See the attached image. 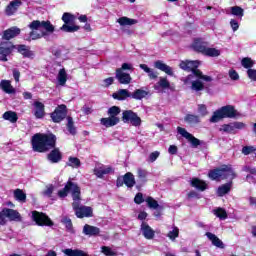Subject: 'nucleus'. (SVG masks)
Here are the masks:
<instances>
[{
  "mask_svg": "<svg viewBox=\"0 0 256 256\" xmlns=\"http://www.w3.org/2000/svg\"><path fill=\"white\" fill-rule=\"evenodd\" d=\"M3 119H5V121H10V123H17L19 117H17V113L14 111H7L3 114Z\"/></svg>",
  "mask_w": 256,
  "mask_h": 256,
  "instance_id": "nucleus-37",
  "label": "nucleus"
},
{
  "mask_svg": "<svg viewBox=\"0 0 256 256\" xmlns=\"http://www.w3.org/2000/svg\"><path fill=\"white\" fill-rule=\"evenodd\" d=\"M29 28L31 29L29 41L47 37V35H51L55 31V26L50 21L34 20L29 24Z\"/></svg>",
  "mask_w": 256,
  "mask_h": 256,
  "instance_id": "nucleus-1",
  "label": "nucleus"
},
{
  "mask_svg": "<svg viewBox=\"0 0 256 256\" xmlns=\"http://www.w3.org/2000/svg\"><path fill=\"white\" fill-rule=\"evenodd\" d=\"M54 191H55V186L49 184L45 187L42 194L44 195V197H51V195H53Z\"/></svg>",
  "mask_w": 256,
  "mask_h": 256,
  "instance_id": "nucleus-52",
  "label": "nucleus"
},
{
  "mask_svg": "<svg viewBox=\"0 0 256 256\" xmlns=\"http://www.w3.org/2000/svg\"><path fill=\"white\" fill-rule=\"evenodd\" d=\"M230 27H231L232 31L235 33V31L239 30V22L235 19H231L230 20Z\"/></svg>",
  "mask_w": 256,
  "mask_h": 256,
  "instance_id": "nucleus-62",
  "label": "nucleus"
},
{
  "mask_svg": "<svg viewBox=\"0 0 256 256\" xmlns=\"http://www.w3.org/2000/svg\"><path fill=\"white\" fill-rule=\"evenodd\" d=\"M155 91L158 93H163V91L170 89L173 91V86H171V82L167 79V77H160L158 82L154 85Z\"/></svg>",
  "mask_w": 256,
  "mask_h": 256,
  "instance_id": "nucleus-16",
  "label": "nucleus"
},
{
  "mask_svg": "<svg viewBox=\"0 0 256 256\" xmlns=\"http://www.w3.org/2000/svg\"><path fill=\"white\" fill-rule=\"evenodd\" d=\"M229 191H231V182L220 186L217 190V193L219 197H223V195H227Z\"/></svg>",
  "mask_w": 256,
  "mask_h": 256,
  "instance_id": "nucleus-45",
  "label": "nucleus"
},
{
  "mask_svg": "<svg viewBox=\"0 0 256 256\" xmlns=\"http://www.w3.org/2000/svg\"><path fill=\"white\" fill-rule=\"evenodd\" d=\"M113 172V168L109 166L99 165L94 169V174L98 177H103V175H109V173Z\"/></svg>",
  "mask_w": 256,
  "mask_h": 256,
  "instance_id": "nucleus-26",
  "label": "nucleus"
},
{
  "mask_svg": "<svg viewBox=\"0 0 256 256\" xmlns=\"http://www.w3.org/2000/svg\"><path fill=\"white\" fill-rule=\"evenodd\" d=\"M32 219L40 227H53V221L45 213L33 211Z\"/></svg>",
  "mask_w": 256,
  "mask_h": 256,
  "instance_id": "nucleus-10",
  "label": "nucleus"
},
{
  "mask_svg": "<svg viewBox=\"0 0 256 256\" xmlns=\"http://www.w3.org/2000/svg\"><path fill=\"white\" fill-rule=\"evenodd\" d=\"M67 117V106L64 104L59 105L51 114V119L54 123H61V120Z\"/></svg>",
  "mask_w": 256,
  "mask_h": 256,
  "instance_id": "nucleus-15",
  "label": "nucleus"
},
{
  "mask_svg": "<svg viewBox=\"0 0 256 256\" xmlns=\"http://www.w3.org/2000/svg\"><path fill=\"white\" fill-rule=\"evenodd\" d=\"M184 85L189 87L191 91H195V93H199V91H203L205 89V81L203 78L197 77V75H188L182 79Z\"/></svg>",
  "mask_w": 256,
  "mask_h": 256,
  "instance_id": "nucleus-8",
  "label": "nucleus"
},
{
  "mask_svg": "<svg viewBox=\"0 0 256 256\" xmlns=\"http://www.w3.org/2000/svg\"><path fill=\"white\" fill-rule=\"evenodd\" d=\"M118 69H121V71H133V64L131 63H123L121 68H118Z\"/></svg>",
  "mask_w": 256,
  "mask_h": 256,
  "instance_id": "nucleus-63",
  "label": "nucleus"
},
{
  "mask_svg": "<svg viewBox=\"0 0 256 256\" xmlns=\"http://www.w3.org/2000/svg\"><path fill=\"white\" fill-rule=\"evenodd\" d=\"M117 23H119L121 27H127L131 25H137L138 21L136 19L123 16L117 20Z\"/></svg>",
  "mask_w": 256,
  "mask_h": 256,
  "instance_id": "nucleus-29",
  "label": "nucleus"
},
{
  "mask_svg": "<svg viewBox=\"0 0 256 256\" xmlns=\"http://www.w3.org/2000/svg\"><path fill=\"white\" fill-rule=\"evenodd\" d=\"M17 49L18 52L21 53V55H23V57H33V51L29 50V47H27L26 45H19Z\"/></svg>",
  "mask_w": 256,
  "mask_h": 256,
  "instance_id": "nucleus-39",
  "label": "nucleus"
},
{
  "mask_svg": "<svg viewBox=\"0 0 256 256\" xmlns=\"http://www.w3.org/2000/svg\"><path fill=\"white\" fill-rule=\"evenodd\" d=\"M237 117V110L232 105H226L213 112L210 123H219L222 119H233Z\"/></svg>",
  "mask_w": 256,
  "mask_h": 256,
  "instance_id": "nucleus-4",
  "label": "nucleus"
},
{
  "mask_svg": "<svg viewBox=\"0 0 256 256\" xmlns=\"http://www.w3.org/2000/svg\"><path fill=\"white\" fill-rule=\"evenodd\" d=\"M57 80L62 87L67 83V71H65V68L59 70Z\"/></svg>",
  "mask_w": 256,
  "mask_h": 256,
  "instance_id": "nucleus-36",
  "label": "nucleus"
},
{
  "mask_svg": "<svg viewBox=\"0 0 256 256\" xmlns=\"http://www.w3.org/2000/svg\"><path fill=\"white\" fill-rule=\"evenodd\" d=\"M13 49H15V46L13 45V43L9 41L1 42L0 43V60L7 61V56L13 53Z\"/></svg>",
  "mask_w": 256,
  "mask_h": 256,
  "instance_id": "nucleus-13",
  "label": "nucleus"
},
{
  "mask_svg": "<svg viewBox=\"0 0 256 256\" xmlns=\"http://www.w3.org/2000/svg\"><path fill=\"white\" fill-rule=\"evenodd\" d=\"M20 34L21 29L14 26L3 32L2 39H4L5 41H10V39H15V37Z\"/></svg>",
  "mask_w": 256,
  "mask_h": 256,
  "instance_id": "nucleus-18",
  "label": "nucleus"
},
{
  "mask_svg": "<svg viewBox=\"0 0 256 256\" xmlns=\"http://www.w3.org/2000/svg\"><path fill=\"white\" fill-rule=\"evenodd\" d=\"M101 252L106 256H117V253L108 246H102Z\"/></svg>",
  "mask_w": 256,
  "mask_h": 256,
  "instance_id": "nucleus-53",
  "label": "nucleus"
},
{
  "mask_svg": "<svg viewBox=\"0 0 256 256\" xmlns=\"http://www.w3.org/2000/svg\"><path fill=\"white\" fill-rule=\"evenodd\" d=\"M206 237H208L209 241H211V243H212V245H214V247L223 249V247H224L223 241H221V239H219V237H217V235H215L211 232H207Z\"/></svg>",
  "mask_w": 256,
  "mask_h": 256,
  "instance_id": "nucleus-28",
  "label": "nucleus"
},
{
  "mask_svg": "<svg viewBox=\"0 0 256 256\" xmlns=\"http://www.w3.org/2000/svg\"><path fill=\"white\" fill-rule=\"evenodd\" d=\"M137 174H138V179L140 181H142L143 183H145V181H147V172L143 169H138L137 171Z\"/></svg>",
  "mask_w": 256,
  "mask_h": 256,
  "instance_id": "nucleus-56",
  "label": "nucleus"
},
{
  "mask_svg": "<svg viewBox=\"0 0 256 256\" xmlns=\"http://www.w3.org/2000/svg\"><path fill=\"white\" fill-rule=\"evenodd\" d=\"M228 77H229V79H230L231 81H239V79H240L239 73L236 72L235 69H230V70L228 71Z\"/></svg>",
  "mask_w": 256,
  "mask_h": 256,
  "instance_id": "nucleus-54",
  "label": "nucleus"
},
{
  "mask_svg": "<svg viewBox=\"0 0 256 256\" xmlns=\"http://www.w3.org/2000/svg\"><path fill=\"white\" fill-rule=\"evenodd\" d=\"M52 54L54 55V57H56V59H65V57L63 56V50L61 48H55L52 51Z\"/></svg>",
  "mask_w": 256,
  "mask_h": 256,
  "instance_id": "nucleus-57",
  "label": "nucleus"
},
{
  "mask_svg": "<svg viewBox=\"0 0 256 256\" xmlns=\"http://www.w3.org/2000/svg\"><path fill=\"white\" fill-rule=\"evenodd\" d=\"M62 21L64 22V25H71L75 22V15L65 12L62 16Z\"/></svg>",
  "mask_w": 256,
  "mask_h": 256,
  "instance_id": "nucleus-43",
  "label": "nucleus"
},
{
  "mask_svg": "<svg viewBox=\"0 0 256 256\" xmlns=\"http://www.w3.org/2000/svg\"><path fill=\"white\" fill-rule=\"evenodd\" d=\"M140 69H142V71L148 74L149 79H157V72L149 68L147 64H140Z\"/></svg>",
  "mask_w": 256,
  "mask_h": 256,
  "instance_id": "nucleus-38",
  "label": "nucleus"
},
{
  "mask_svg": "<svg viewBox=\"0 0 256 256\" xmlns=\"http://www.w3.org/2000/svg\"><path fill=\"white\" fill-rule=\"evenodd\" d=\"M62 223L65 225L66 229L68 231H73V224L71 223V219L69 218H64L62 220Z\"/></svg>",
  "mask_w": 256,
  "mask_h": 256,
  "instance_id": "nucleus-61",
  "label": "nucleus"
},
{
  "mask_svg": "<svg viewBox=\"0 0 256 256\" xmlns=\"http://www.w3.org/2000/svg\"><path fill=\"white\" fill-rule=\"evenodd\" d=\"M23 5V2L21 0H13L11 1L5 8V14L8 17H11V15H15L19 9Z\"/></svg>",
  "mask_w": 256,
  "mask_h": 256,
  "instance_id": "nucleus-17",
  "label": "nucleus"
},
{
  "mask_svg": "<svg viewBox=\"0 0 256 256\" xmlns=\"http://www.w3.org/2000/svg\"><path fill=\"white\" fill-rule=\"evenodd\" d=\"M122 121L124 123H131L133 127H139L141 125V118L131 110H126L122 113Z\"/></svg>",
  "mask_w": 256,
  "mask_h": 256,
  "instance_id": "nucleus-11",
  "label": "nucleus"
},
{
  "mask_svg": "<svg viewBox=\"0 0 256 256\" xmlns=\"http://www.w3.org/2000/svg\"><path fill=\"white\" fill-rule=\"evenodd\" d=\"M32 149L38 153H45L55 147V135L37 133L32 137Z\"/></svg>",
  "mask_w": 256,
  "mask_h": 256,
  "instance_id": "nucleus-2",
  "label": "nucleus"
},
{
  "mask_svg": "<svg viewBox=\"0 0 256 256\" xmlns=\"http://www.w3.org/2000/svg\"><path fill=\"white\" fill-rule=\"evenodd\" d=\"M219 131L221 133H235L233 129V123L221 125Z\"/></svg>",
  "mask_w": 256,
  "mask_h": 256,
  "instance_id": "nucleus-49",
  "label": "nucleus"
},
{
  "mask_svg": "<svg viewBox=\"0 0 256 256\" xmlns=\"http://www.w3.org/2000/svg\"><path fill=\"white\" fill-rule=\"evenodd\" d=\"M213 214L218 217V219H221L222 221H225L227 219V211L223 208H216L213 210Z\"/></svg>",
  "mask_w": 256,
  "mask_h": 256,
  "instance_id": "nucleus-46",
  "label": "nucleus"
},
{
  "mask_svg": "<svg viewBox=\"0 0 256 256\" xmlns=\"http://www.w3.org/2000/svg\"><path fill=\"white\" fill-rule=\"evenodd\" d=\"M116 79L122 85H129L131 83V75L121 71V69H116Z\"/></svg>",
  "mask_w": 256,
  "mask_h": 256,
  "instance_id": "nucleus-23",
  "label": "nucleus"
},
{
  "mask_svg": "<svg viewBox=\"0 0 256 256\" xmlns=\"http://www.w3.org/2000/svg\"><path fill=\"white\" fill-rule=\"evenodd\" d=\"M140 231L142 235L145 237V239H153L155 237V230L149 226V224L142 222Z\"/></svg>",
  "mask_w": 256,
  "mask_h": 256,
  "instance_id": "nucleus-21",
  "label": "nucleus"
},
{
  "mask_svg": "<svg viewBox=\"0 0 256 256\" xmlns=\"http://www.w3.org/2000/svg\"><path fill=\"white\" fill-rule=\"evenodd\" d=\"M123 181L126 187H133L135 185V176L131 172H128L124 175Z\"/></svg>",
  "mask_w": 256,
  "mask_h": 256,
  "instance_id": "nucleus-34",
  "label": "nucleus"
},
{
  "mask_svg": "<svg viewBox=\"0 0 256 256\" xmlns=\"http://www.w3.org/2000/svg\"><path fill=\"white\" fill-rule=\"evenodd\" d=\"M185 121H186L187 123L196 124V123H200L201 119H200L199 116H197V115L188 114V115L185 117Z\"/></svg>",
  "mask_w": 256,
  "mask_h": 256,
  "instance_id": "nucleus-51",
  "label": "nucleus"
},
{
  "mask_svg": "<svg viewBox=\"0 0 256 256\" xmlns=\"http://www.w3.org/2000/svg\"><path fill=\"white\" fill-rule=\"evenodd\" d=\"M67 165L73 169H79L81 167V160L77 157H69Z\"/></svg>",
  "mask_w": 256,
  "mask_h": 256,
  "instance_id": "nucleus-44",
  "label": "nucleus"
},
{
  "mask_svg": "<svg viewBox=\"0 0 256 256\" xmlns=\"http://www.w3.org/2000/svg\"><path fill=\"white\" fill-rule=\"evenodd\" d=\"M234 133H237V130L245 129V123L243 122H234L232 123Z\"/></svg>",
  "mask_w": 256,
  "mask_h": 256,
  "instance_id": "nucleus-60",
  "label": "nucleus"
},
{
  "mask_svg": "<svg viewBox=\"0 0 256 256\" xmlns=\"http://www.w3.org/2000/svg\"><path fill=\"white\" fill-rule=\"evenodd\" d=\"M177 133L181 135V137H184V139H187V141L191 143L192 147H199V145H201L199 139L195 138V136L189 133L185 128L178 126Z\"/></svg>",
  "mask_w": 256,
  "mask_h": 256,
  "instance_id": "nucleus-14",
  "label": "nucleus"
},
{
  "mask_svg": "<svg viewBox=\"0 0 256 256\" xmlns=\"http://www.w3.org/2000/svg\"><path fill=\"white\" fill-rule=\"evenodd\" d=\"M191 185L195 187V189H198V191H205V189H207V183L203 180H199V178H193Z\"/></svg>",
  "mask_w": 256,
  "mask_h": 256,
  "instance_id": "nucleus-31",
  "label": "nucleus"
},
{
  "mask_svg": "<svg viewBox=\"0 0 256 256\" xmlns=\"http://www.w3.org/2000/svg\"><path fill=\"white\" fill-rule=\"evenodd\" d=\"M48 159L51 163H59L61 161V152L58 149L52 150L48 155Z\"/></svg>",
  "mask_w": 256,
  "mask_h": 256,
  "instance_id": "nucleus-32",
  "label": "nucleus"
},
{
  "mask_svg": "<svg viewBox=\"0 0 256 256\" xmlns=\"http://www.w3.org/2000/svg\"><path fill=\"white\" fill-rule=\"evenodd\" d=\"M80 27L75 24H64L60 30L64 31L65 33H75L79 31Z\"/></svg>",
  "mask_w": 256,
  "mask_h": 256,
  "instance_id": "nucleus-40",
  "label": "nucleus"
},
{
  "mask_svg": "<svg viewBox=\"0 0 256 256\" xmlns=\"http://www.w3.org/2000/svg\"><path fill=\"white\" fill-rule=\"evenodd\" d=\"M167 237L170 239V241H175V239L179 237V228L177 226H173L167 233Z\"/></svg>",
  "mask_w": 256,
  "mask_h": 256,
  "instance_id": "nucleus-47",
  "label": "nucleus"
},
{
  "mask_svg": "<svg viewBox=\"0 0 256 256\" xmlns=\"http://www.w3.org/2000/svg\"><path fill=\"white\" fill-rule=\"evenodd\" d=\"M201 65V62L194 60H185L182 61L179 65L180 69H183V71H191L192 73L189 75H196V77L203 79L204 81H207L208 83L213 81L211 76L203 75V72L201 70L197 69Z\"/></svg>",
  "mask_w": 256,
  "mask_h": 256,
  "instance_id": "nucleus-3",
  "label": "nucleus"
},
{
  "mask_svg": "<svg viewBox=\"0 0 256 256\" xmlns=\"http://www.w3.org/2000/svg\"><path fill=\"white\" fill-rule=\"evenodd\" d=\"M145 202L150 209H159V203L157 202V200L153 199V197H147L145 199Z\"/></svg>",
  "mask_w": 256,
  "mask_h": 256,
  "instance_id": "nucleus-50",
  "label": "nucleus"
},
{
  "mask_svg": "<svg viewBox=\"0 0 256 256\" xmlns=\"http://www.w3.org/2000/svg\"><path fill=\"white\" fill-rule=\"evenodd\" d=\"M0 87H1L2 91H4V93H7L8 95H15V93H16L15 87H13V85H11L10 80H1Z\"/></svg>",
  "mask_w": 256,
  "mask_h": 256,
  "instance_id": "nucleus-24",
  "label": "nucleus"
},
{
  "mask_svg": "<svg viewBox=\"0 0 256 256\" xmlns=\"http://www.w3.org/2000/svg\"><path fill=\"white\" fill-rule=\"evenodd\" d=\"M14 198L16 201H19V203H25L27 201V194L21 189H16L14 190Z\"/></svg>",
  "mask_w": 256,
  "mask_h": 256,
  "instance_id": "nucleus-35",
  "label": "nucleus"
},
{
  "mask_svg": "<svg viewBox=\"0 0 256 256\" xmlns=\"http://www.w3.org/2000/svg\"><path fill=\"white\" fill-rule=\"evenodd\" d=\"M113 99H117L118 101H125L127 97H130L129 90L127 89H120L117 92L113 93Z\"/></svg>",
  "mask_w": 256,
  "mask_h": 256,
  "instance_id": "nucleus-30",
  "label": "nucleus"
},
{
  "mask_svg": "<svg viewBox=\"0 0 256 256\" xmlns=\"http://www.w3.org/2000/svg\"><path fill=\"white\" fill-rule=\"evenodd\" d=\"M69 191L72 193L73 202L75 201V195L77 197L81 195V188H79L76 183L68 181L64 189L58 191V197L64 199V197H67V195L69 194Z\"/></svg>",
  "mask_w": 256,
  "mask_h": 256,
  "instance_id": "nucleus-9",
  "label": "nucleus"
},
{
  "mask_svg": "<svg viewBox=\"0 0 256 256\" xmlns=\"http://www.w3.org/2000/svg\"><path fill=\"white\" fill-rule=\"evenodd\" d=\"M198 113L200 117H205L209 114V111H207V106L205 104H199L198 105Z\"/></svg>",
  "mask_w": 256,
  "mask_h": 256,
  "instance_id": "nucleus-55",
  "label": "nucleus"
},
{
  "mask_svg": "<svg viewBox=\"0 0 256 256\" xmlns=\"http://www.w3.org/2000/svg\"><path fill=\"white\" fill-rule=\"evenodd\" d=\"M0 215L3 217L5 224L7 223V218L10 221H21V214L17 210L4 208Z\"/></svg>",
  "mask_w": 256,
  "mask_h": 256,
  "instance_id": "nucleus-12",
  "label": "nucleus"
},
{
  "mask_svg": "<svg viewBox=\"0 0 256 256\" xmlns=\"http://www.w3.org/2000/svg\"><path fill=\"white\" fill-rule=\"evenodd\" d=\"M34 107V117L36 119H43L45 117V104L39 101L33 103Z\"/></svg>",
  "mask_w": 256,
  "mask_h": 256,
  "instance_id": "nucleus-19",
  "label": "nucleus"
},
{
  "mask_svg": "<svg viewBox=\"0 0 256 256\" xmlns=\"http://www.w3.org/2000/svg\"><path fill=\"white\" fill-rule=\"evenodd\" d=\"M154 67L155 69H159V71H163V73H166V75H170V77H173L174 75L173 68L161 60L154 62Z\"/></svg>",
  "mask_w": 256,
  "mask_h": 256,
  "instance_id": "nucleus-20",
  "label": "nucleus"
},
{
  "mask_svg": "<svg viewBox=\"0 0 256 256\" xmlns=\"http://www.w3.org/2000/svg\"><path fill=\"white\" fill-rule=\"evenodd\" d=\"M67 129L70 133V135H75L77 133V129L75 128V125L73 124V118L67 117Z\"/></svg>",
  "mask_w": 256,
  "mask_h": 256,
  "instance_id": "nucleus-48",
  "label": "nucleus"
},
{
  "mask_svg": "<svg viewBox=\"0 0 256 256\" xmlns=\"http://www.w3.org/2000/svg\"><path fill=\"white\" fill-rule=\"evenodd\" d=\"M241 65L242 67H244V69H253V67L255 66V60L249 57H245L241 60Z\"/></svg>",
  "mask_w": 256,
  "mask_h": 256,
  "instance_id": "nucleus-42",
  "label": "nucleus"
},
{
  "mask_svg": "<svg viewBox=\"0 0 256 256\" xmlns=\"http://www.w3.org/2000/svg\"><path fill=\"white\" fill-rule=\"evenodd\" d=\"M246 73L250 81H256V69H248Z\"/></svg>",
  "mask_w": 256,
  "mask_h": 256,
  "instance_id": "nucleus-59",
  "label": "nucleus"
},
{
  "mask_svg": "<svg viewBox=\"0 0 256 256\" xmlns=\"http://www.w3.org/2000/svg\"><path fill=\"white\" fill-rule=\"evenodd\" d=\"M149 95V92L143 89H137L131 94L132 99H136L138 101H141V99H145Z\"/></svg>",
  "mask_w": 256,
  "mask_h": 256,
  "instance_id": "nucleus-33",
  "label": "nucleus"
},
{
  "mask_svg": "<svg viewBox=\"0 0 256 256\" xmlns=\"http://www.w3.org/2000/svg\"><path fill=\"white\" fill-rule=\"evenodd\" d=\"M192 47L195 51L202 53V55H206V57H219V55H221V50L207 47V44L199 39L194 41Z\"/></svg>",
  "mask_w": 256,
  "mask_h": 256,
  "instance_id": "nucleus-7",
  "label": "nucleus"
},
{
  "mask_svg": "<svg viewBox=\"0 0 256 256\" xmlns=\"http://www.w3.org/2000/svg\"><path fill=\"white\" fill-rule=\"evenodd\" d=\"M159 155H161V153H159V151H154L149 155L148 161L150 163H155V161H157V159H159Z\"/></svg>",
  "mask_w": 256,
  "mask_h": 256,
  "instance_id": "nucleus-58",
  "label": "nucleus"
},
{
  "mask_svg": "<svg viewBox=\"0 0 256 256\" xmlns=\"http://www.w3.org/2000/svg\"><path fill=\"white\" fill-rule=\"evenodd\" d=\"M227 15H233L239 19H243V15H245V10L240 6H232L226 10Z\"/></svg>",
  "mask_w": 256,
  "mask_h": 256,
  "instance_id": "nucleus-25",
  "label": "nucleus"
},
{
  "mask_svg": "<svg viewBox=\"0 0 256 256\" xmlns=\"http://www.w3.org/2000/svg\"><path fill=\"white\" fill-rule=\"evenodd\" d=\"M121 113V108L118 106H112L108 109V115L112 119H119V115Z\"/></svg>",
  "mask_w": 256,
  "mask_h": 256,
  "instance_id": "nucleus-41",
  "label": "nucleus"
},
{
  "mask_svg": "<svg viewBox=\"0 0 256 256\" xmlns=\"http://www.w3.org/2000/svg\"><path fill=\"white\" fill-rule=\"evenodd\" d=\"M253 151H255L253 146H245L242 148L243 155H249L250 153H253Z\"/></svg>",
  "mask_w": 256,
  "mask_h": 256,
  "instance_id": "nucleus-64",
  "label": "nucleus"
},
{
  "mask_svg": "<svg viewBox=\"0 0 256 256\" xmlns=\"http://www.w3.org/2000/svg\"><path fill=\"white\" fill-rule=\"evenodd\" d=\"M208 177L212 181H220V179H235L236 175L231 166L224 165L219 169L211 170Z\"/></svg>",
  "mask_w": 256,
  "mask_h": 256,
  "instance_id": "nucleus-6",
  "label": "nucleus"
},
{
  "mask_svg": "<svg viewBox=\"0 0 256 256\" xmlns=\"http://www.w3.org/2000/svg\"><path fill=\"white\" fill-rule=\"evenodd\" d=\"M72 207L78 219L93 217V208L91 206L81 205V194L79 196H74Z\"/></svg>",
  "mask_w": 256,
  "mask_h": 256,
  "instance_id": "nucleus-5",
  "label": "nucleus"
},
{
  "mask_svg": "<svg viewBox=\"0 0 256 256\" xmlns=\"http://www.w3.org/2000/svg\"><path fill=\"white\" fill-rule=\"evenodd\" d=\"M121 121L120 118H111V116L107 118H101L100 123L106 128L109 127H115V125H118V123Z\"/></svg>",
  "mask_w": 256,
  "mask_h": 256,
  "instance_id": "nucleus-27",
  "label": "nucleus"
},
{
  "mask_svg": "<svg viewBox=\"0 0 256 256\" xmlns=\"http://www.w3.org/2000/svg\"><path fill=\"white\" fill-rule=\"evenodd\" d=\"M82 233L88 237H96V235L101 233V229H99L97 226L86 224L83 227Z\"/></svg>",
  "mask_w": 256,
  "mask_h": 256,
  "instance_id": "nucleus-22",
  "label": "nucleus"
}]
</instances>
